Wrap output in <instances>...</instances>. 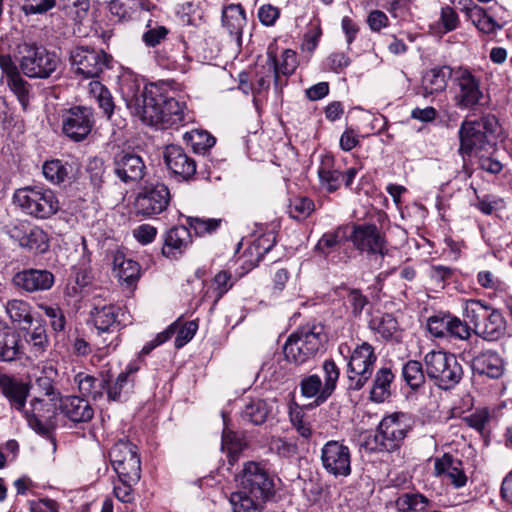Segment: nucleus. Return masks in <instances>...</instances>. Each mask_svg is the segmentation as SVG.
Wrapping results in <instances>:
<instances>
[{
	"label": "nucleus",
	"instance_id": "nucleus-1",
	"mask_svg": "<svg viewBox=\"0 0 512 512\" xmlns=\"http://www.w3.org/2000/svg\"><path fill=\"white\" fill-rule=\"evenodd\" d=\"M120 92L131 114L146 125L167 129L185 121L184 103L165 93L158 85H145L128 75L120 81Z\"/></svg>",
	"mask_w": 512,
	"mask_h": 512
},
{
	"label": "nucleus",
	"instance_id": "nucleus-2",
	"mask_svg": "<svg viewBox=\"0 0 512 512\" xmlns=\"http://www.w3.org/2000/svg\"><path fill=\"white\" fill-rule=\"evenodd\" d=\"M109 458L117 475L112 481L114 497L121 503L133 504L142 472L137 447L129 441L120 440L111 448Z\"/></svg>",
	"mask_w": 512,
	"mask_h": 512
},
{
	"label": "nucleus",
	"instance_id": "nucleus-3",
	"mask_svg": "<svg viewBox=\"0 0 512 512\" xmlns=\"http://www.w3.org/2000/svg\"><path fill=\"white\" fill-rule=\"evenodd\" d=\"M17 67L23 75L30 79H48L59 68L60 57L36 43H21L17 46Z\"/></svg>",
	"mask_w": 512,
	"mask_h": 512
},
{
	"label": "nucleus",
	"instance_id": "nucleus-4",
	"mask_svg": "<svg viewBox=\"0 0 512 512\" xmlns=\"http://www.w3.org/2000/svg\"><path fill=\"white\" fill-rule=\"evenodd\" d=\"M326 340L322 326L302 327L286 340L283 347L284 356L287 361L301 365L314 358Z\"/></svg>",
	"mask_w": 512,
	"mask_h": 512
},
{
	"label": "nucleus",
	"instance_id": "nucleus-5",
	"mask_svg": "<svg viewBox=\"0 0 512 512\" xmlns=\"http://www.w3.org/2000/svg\"><path fill=\"white\" fill-rule=\"evenodd\" d=\"M13 202L24 214L37 219H48L59 210V201L54 191L41 186L17 189Z\"/></svg>",
	"mask_w": 512,
	"mask_h": 512
},
{
	"label": "nucleus",
	"instance_id": "nucleus-6",
	"mask_svg": "<svg viewBox=\"0 0 512 512\" xmlns=\"http://www.w3.org/2000/svg\"><path fill=\"white\" fill-rule=\"evenodd\" d=\"M427 377L442 390L454 388L463 377L462 365L452 353L432 350L425 354Z\"/></svg>",
	"mask_w": 512,
	"mask_h": 512
},
{
	"label": "nucleus",
	"instance_id": "nucleus-7",
	"mask_svg": "<svg viewBox=\"0 0 512 512\" xmlns=\"http://www.w3.org/2000/svg\"><path fill=\"white\" fill-rule=\"evenodd\" d=\"M496 124V119L490 116L474 121L465 120L461 123L458 131L460 142L458 153L463 159L487 150V146H490L489 135L494 132Z\"/></svg>",
	"mask_w": 512,
	"mask_h": 512
},
{
	"label": "nucleus",
	"instance_id": "nucleus-8",
	"mask_svg": "<svg viewBox=\"0 0 512 512\" xmlns=\"http://www.w3.org/2000/svg\"><path fill=\"white\" fill-rule=\"evenodd\" d=\"M240 490L257 500L268 502L275 496L274 477L264 464L248 461L240 474Z\"/></svg>",
	"mask_w": 512,
	"mask_h": 512
},
{
	"label": "nucleus",
	"instance_id": "nucleus-9",
	"mask_svg": "<svg viewBox=\"0 0 512 512\" xmlns=\"http://www.w3.org/2000/svg\"><path fill=\"white\" fill-rule=\"evenodd\" d=\"M377 355L368 342L357 345L349 356L347 363L348 390L359 391L370 380Z\"/></svg>",
	"mask_w": 512,
	"mask_h": 512
},
{
	"label": "nucleus",
	"instance_id": "nucleus-10",
	"mask_svg": "<svg viewBox=\"0 0 512 512\" xmlns=\"http://www.w3.org/2000/svg\"><path fill=\"white\" fill-rule=\"evenodd\" d=\"M409 430L406 414L394 413L381 420L374 440L381 451L392 452L400 448Z\"/></svg>",
	"mask_w": 512,
	"mask_h": 512
},
{
	"label": "nucleus",
	"instance_id": "nucleus-11",
	"mask_svg": "<svg viewBox=\"0 0 512 512\" xmlns=\"http://www.w3.org/2000/svg\"><path fill=\"white\" fill-rule=\"evenodd\" d=\"M62 132L74 142L85 140L95 125L94 112L90 107L74 106L63 112Z\"/></svg>",
	"mask_w": 512,
	"mask_h": 512
},
{
	"label": "nucleus",
	"instance_id": "nucleus-12",
	"mask_svg": "<svg viewBox=\"0 0 512 512\" xmlns=\"http://www.w3.org/2000/svg\"><path fill=\"white\" fill-rule=\"evenodd\" d=\"M70 58L75 73L84 78L98 77L109 63V56L103 50H96L88 46L74 48Z\"/></svg>",
	"mask_w": 512,
	"mask_h": 512
},
{
	"label": "nucleus",
	"instance_id": "nucleus-13",
	"mask_svg": "<svg viewBox=\"0 0 512 512\" xmlns=\"http://www.w3.org/2000/svg\"><path fill=\"white\" fill-rule=\"evenodd\" d=\"M170 198V191L164 183L145 186L136 197V212L145 217L158 215L167 209Z\"/></svg>",
	"mask_w": 512,
	"mask_h": 512
},
{
	"label": "nucleus",
	"instance_id": "nucleus-14",
	"mask_svg": "<svg viewBox=\"0 0 512 512\" xmlns=\"http://www.w3.org/2000/svg\"><path fill=\"white\" fill-rule=\"evenodd\" d=\"M321 462L326 472L335 477H347L351 473L350 449L339 441H328L322 447Z\"/></svg>",
	"mask_w": 512,
	"mask_h": 512
},
{
	"label": "nucleus",
	"instance_id": "nucleus-15",
	"mask_svg": "<svg viewBox=\"0 0 512 512\" xmlns=\"http://www.w3.org/2000/svg\"><path fill=\"white\" fill-rule=\"evenodd\" d=\"M350 240L354 247L362 253L381 255L382 257L385 254L386 241L375 224L354 225Z\"/></svg>",
	"mask_w": 512,
	"mask_h": 512
},
{
	"label": "nucleus",
	"instance_id": "nucleus-16",
	"mask_svg": "<svg viewBox=\"0 0 512 512\" xmlns=\"http://www.w3.org/2000/svg\"><path fill=\"white\" fill-rule=\"evenodd\" d=\"M113 172L125 184H134L141 181L146 174V165L143 158L128 151H120L113 157Z\"/></svg>",
	"mask_w": 512,
	"mask_h": 512
},
{
	"label": "nucleus",
	"instance_id": "nucleus-17",
	"mask_svg": "<svg viewBox=\"0 0 512 512\" xmlns=\"http://www.w3.org/2000/svg\"><path fill=\"white\" fill-rule=\"evenodd\" d=\"M164 162L171 174L182 181H190L196 174V162L179 145H167L164 150Z\"/></svg>",
	"mask_w": 512,
	"mask_h": 512
},
{
	"label": "nucleus",
	"instance_id": "nucleus-18",
	"mask_svg": "<svg viewBox=\"0 0 512 512\" xmlns=\"http://www.w3.org/2000/svg\"><path fill=\"white\" fill-rule=\"evenodd\" d=\"M459 92L455 97V104L460 109H473L480 104L483 93L480 80L468 69H459L456 76Z\"/></svg>",
	"mask_w": 512,
	"mask_h": 512
},
{
	"label": "nucleus",
	"instance_id": "nucleus-19",
	"mask_svg": "<svg viewBox=\"0 0 512 512\" xmlns=\"http://www.w3.org/2000/svg\"><path fill=\"white\" fill-rule=\"evenodd\" d=\"M0 68L10 91L16 96L22 108L26 110L30 101L31 85L23 78L22 72L10 56L0 55Z\"/></svg>",
	"mask_w": 512,
	"mask_h": 512
},
{
	"label": "nucleus",
	"instance_id": "nucleus-20",
	"mask_svg": "<svg viewBox=\"0 0 512 512\" xmlns=\"http://www.w3.org/2000/svg\"><path fill=\"white\" fill-rule=\"evenodd\" d=\"M434 475L442 482L453 485L459 489L466 485L467 476L463 468V462L450 453H444L433 460Z\"/></svg>",
	"mask_w": 512,
	"mask_h": 512
},
{
	"label": "nucleus",
	"instance_id": "nucleus-21",
	"mask_svg": "<svg viewBox=\"0 0 512 512\" xmlns=\"http://www.w3.org/2000/svg\"><path fill=\"white\" fill-rule=\"evenodd\" d=\"M13 285L28 293L49 290L54 284V275L48 270L25 269L12 278Z\"/></svg>",
	"mask_w": 512,
	"mask_h": 512
},
{
	"label": "nucleus",
	"instance_id": "nucleus-22",
	"mask_svg": "<svg viewBox=\"0 0 512 512\" xmlns=\"http://www.w3.org/2000/svg\"><path fill=\"white\" fill-rule=\"evenodd\" d=\"M31 410L23 411L29 426L38 433L47 432L44 420L51 419L59 409V401H50L49 398L35 397L30 402Z\"/></svg>",
	"mask_w": 512,
	"mask_h": 512
},
{
	"label": "nucleus",
	"instance_id": "nucleus-23",
	"mask_svg": "<svg viewBox=\"0 0 512 512\" xmlns=\"http://www.w3.org/2000/svg\"><path fill=\"white\" fill-rule=\"evenodd\" d=\"M60 412L71 422L86 423L94 416V409L87 399L80 396H66L59 399Z\"/></svg>",
	"mask_w": 512,
	"mask_h": 512
},
{
	"label": "nucleus",
	"instance_id": "nucleus-24",
	"mask_svg": "<svg viewBox=\"0 0 512 512\" xmlns=\"http://www.w3.org/2000/svg\"><path fill=\"white\" fill-rule=\"evenodd\" d=\"M190 229L185 225L174 226L165 234L162 254L171 259H177L191 245Z\"/></svg>",
	"mask_w": 512,
	"mask_h": 512
},
{
	"label": "nucleus",
	"instance_id": "nucleus-25",
	"mask_svg": "<svg viewBox=\"0 0 512 512\" xmlns=\"http://www.w3.org/2000/svg\"><path fill=\"white\" fill-rule=\"evenodd\" d=\"M472 369L480 375L491 379H499L505 371V363L500 354L488 349L480 352L472 359Z\"/></svg>",
	"mask_w": 512,
	"mask_h": 512
},
{
	"label": "nucleus",
	"instance_id": "nucleus-26",
	"mask_svg": "<svg viewBox=\"0 0 512 512\" xmlns=\"http://www.w3.org/2000/svg\"><path fill=\"white\" fill-rule=\"evenodd\" d=\"M24 355V344L20 334L0 321V360L15 361Z\"/></svg>",
	"mask_w": 512,
	"mask_h": 512
},
{
	"label": "nucleus",
	"instance_id": "nucleus-27",
	"mask_svg": "<svg viewBox=\"0 0 512 512\" xmlns=\"http://www.w3.org/2000/svg\"><path fill=\"white\" fill-rule=\"evenodd\" d=\"M12 235L19 238L21 246L36 253H44L49 248L48 235L40 227L21 223L19 227L14 228Z\"/></svg>",
	"mask_w": 512,
	"mask_h": 512
},
{
	"label": "nucleus",
	"instance_id": "nucleus-28",
	"mask_svg": "<svg viewBox=\"0 0 512 512\" xmlns=\"http://www.w3.org/2000/svg\"><path fill=\"white\" fill-rule=\"evenodd\" d=\"M120 312V307L113 304L102 306L95 304L91 310V317L98 333H114L117 331L120 325L118 319Z\"/></svg>",
	"mask_w": 512,
	"mask_h": 512
},
{
	"label": "nucleus",
	"instance_id": "nucleus-29",
	"mask_svg": "<svg viewBox=\"0 0 512 512\" xmlns=\"http://www.w3.org/2000/svg\"><path fill=\"white\" fill-rule=\"evenodd\" d=\"M113 272L122 286L133 288L140 278L141 267L136 261L118 252L113 258Z\"/></svg>",
	"mask_w": 512,
	"mask_h": 512
},
{
	"label": "nucleus",
	"instance_id": "nucleus-30",
	"mask_svg": "<svg viewBox=\"0 0 512 512\" xmlns=\"http://www.w3.org/2000/svg\"><path fill=\"white\" fill-rule=\"evenodd\" d=\"M452 68L439 66L428 70L422 77L421 94L424 97L443 92L452 76Z\"/></svg>",
	"mask_w": 512,
	"mask_h": 512
},
{
	"label": "nucleus",
	"instance_id": "nucleus-31",
	"mask_svg": "<svg viewBox=\"0 0 512 512\" xmlns=\"http://www.w3.org/2000/svg\"><path fill=\"white\" fill-rule=\"evenodd\" d=\"M74 382L82 397H90L94 401L100 400L105 394L107 386V374L94 376L85 372H79L74 377Z\"/></svg>",
	"mask_w": 512,
	"mask_h": 512
},
{
	"label": "nucleus",
	"instance_id": "nucleus-32",
	"mask_svg": "<svg viewBox=\"0 0 512 512\" xmlns=\"http://www.w3.org/2000/svg\"><path fill=\"white\" fill-rule=\"evenodd\" d=\"M138 371L135 365H129L125 371L121 372L117 378L112 381L107 374V386L105 393L108 401L119 402L123 399V394L128 393L133 387L134 374Z\"/></svg>",
	"mask_w": 512,
	"mask_h": 512
},
{
	"label": "nucleus",
	"instance_id": "nucleus-33",
	"mask_svg": "<svg viewBox=\"0 0 512 512\" xmlns=\"http://www.w3.org/2000/svg\"><path fill=\"white\" fill-rule=\"evenodd\" d=\"M506 333V320L502 313L491 308L476 335L487 341H496Z\"/></svg>",
	"mask_w": 512,
	"mask_h": 512
},
{
	"label": "nucleus",
	"instance_id": "nucleus-34",
	"mask_svg": "<svg viewBox=\"0 0 512 512\" xmlns=\"http://www.w3.org/2000/svg\"><path fill=\"white\" fill-rule=\"evenodd\" d=\"M267 64L269 71L273 73L275 85L278 86L280 74L289 76L293 74L297 68L296 53L291 49L284 50L281 56V63L279 64L276 53L271 48H268Z\"/></svg>",
	"mask_w": 512,
	"mask_h": 512
},
{
	"label": "nucleus",
	"instance_id": "nucleus-35",
	"mask_svg": "<svg viewBox=\"0 0 512 512\" xmlns=\"http://www.w3.org/2000/svg\"><path fill=\"white\" fill-rule=\"evenodd\" d=\"M0 390L8 399L12 408L21 412L24 411L26 400L29 395V387L27 384L8 376L6 380L2 382Z\"/></svg>",
	"mask_w": 512,
	"mask_h": 512
},
{
	"label": "nucleus",
	"instance_id": "nucleus-36",
	"mask_svg": "<svg viewBox=\"0 0 512 512\" xmlns=\"http://www.w3.org/2000/svg\"><path fill=\"white\" fill-rule=\"evenodd\" d=\"M222 25L227 29L230 35L240 39L243 28L247 24L246 13L241 4H229L223 7Z\"/></svg>",
	"mask_w": 512,
	"mask_h": 512
},
{
	"label": "nucleus",
	"instance_id": "nucleus-37",
	"mask_svg": "<svg viewBox=\"0 0 512 512\" xmlns=\"http://www.w3.org/2000/svg\"><path fill=\"white\" fill-rule=\"evenodd\" d=\"M394 381V374L388 367L380 368L374 377L370 390V399L376 403H382L391 395V385Z\"/></svg>",
	"mask_w": 512,
	"mask_h": 512
},
{
	"label": "nucleus",
	"instance_id": "nucleus-38",
	"mask_svg": "<svg viewBox=\"0 0 512 512\" xmlns=\"http://www.w3.org/2000/svg\"><path fill=\"white\" fill-rule=\"evenodd\" d=\"M369 328L385 341L398 340L399 324L397 319L389 313L374 316L369 322Z\"/></svg>",
	"mask_w": 512,
	"mask_h": 512
},
{
	"label": "nucleus",
	"instance_id": "nucleus-39",
	"mask_svg": "<svg viewBox=\"0 0 512 512\" xmlns=\"http://www.w3.org/2000/svg\"><path fill=\"white\" fill-rule=\"evenodd\" d=\"M233 285L232 274L225 270L219 271L210 281L203 298L206 300L211 299L213 306H215Z\"/></svg>",
	"mask_w": 512,
	"mask_h": 512
},
{
	"label": "nucleus",
	"instance_id": "nucleus-40",
	"mask_svg": "<svg viewBox=\"0 0 512 512\" xmlns=\"http://www.w3.org/2000/svg\"><path fill=\"white\" fill-rule=\"evenodd\" d=\"M431 500L419 492H407L399 495L395 506L399 512H425Z\"/></svg>",
	"mask_w": 512,
	"mask_h": 512
},
{
	"label": "nucleus",
	"instance_id": "nucleus-41",
	"mask_svg": "<svg viewBox=\"0 0 512 512\" xmlns=\"http://www.w3.org/2000/svg\"><path fill=\"white\" fill-rule=\"evenodd\" d=\"M42 171L46 180L60 185L70 180L72 165L59 159H53L43 164Z\"/></svg>",
	"mask_w": 512,
	"mask_h": 512
},
{
	"label": "nucleus",
	"instance_id": "nucleus-42",
	"mask_svg": "<svg viewBox=\"0 0 512 512\" xmlns=\"http://www.w3.org/2000/svg\"><path fill=\"white\" fill-rule=\"evenodd\" d=\"M24 340L29 348V352L34 357L42 356L49 346V338L45 325L39 324L33 329L26 331Z\"/></svg>",
	"mask_w": 512,
	"mask_h": 512
},
{
	"label": "nucleus",
	"instance_id": "nucleus-43",
	"mask_svg": "<svg viewBox=\"0 0 512 512\" xmlns=\"http://www.w3.org/2000/svg\"><path fill=\"white\" fill-rule=\"evenodd\" d=\"M318 176L320 184L328 192H334L341 186L342 172L333 168V160L331 157H326L322 160L318 169Z\"/></svg>",
	"mask_w": 512,
	"mask_h": 512
},
{
	"label": "nucleus",
	"instance_id": "nucleus-44",
	"mask_svg": "<svg viewBox=\"0 0 512 512\" xmlns=\"http://www.w3.org/2000/svg\"><path fill=\"white\" fill-rule=\"evenodd\" d=\"M490 309L491 307L483 303L481 300L470 299L465 302L463 317L466 322L473 326L471 330L474 334H476L480 325L484 322V319Z\"/></svg>",
	"mask_w": 512,
	"mask_h": 512
},
{
	"label": "nucleus",
	"instance_id": "nucleus-45",
	"mask_svg": "<svg viewBox=\"0 0 512 512\" xmlns=\"http://www.w3.org/2000/svg\"><path fill=\"white\" fill-rule=\"evenodd\" d=\"M468 20L482 33L492 34L497 30L502 29V25L499 24L493 17L487 14V11L477 5L473 6L472 10L466 16Z\"/></svg>",
	"mask_w": 512,
	"mask_h": 512
},
{
	"label": "nucleus",
	"instance_id": "nucleus-46",
	"mask_svg": "<svg viewBox=\"0 0 512 512\" xmlns=\"http://www.w3.org/2000/svg\"><path fill=\"white\" fill-rule=\"evenodd\" d=\"M89 92L98 104L99 108L103 111L104 115L111 120L115 109V103L111 92L99 81L90 82Z\"/></svg>",
	"mask_w": 512,
	"mask_h": 512
},
{
	"label": "nucleus",
	"instance_id": "nucleus-47",
	"mask_svg": "<svg viewBox=\"0 0 512 512\" xmlns=\"http://www.w3.org/2000/svg\"><path fill=\"white\" fill-rule=\"evenodd\" d=\"M183 140L195 153L199 154H205L216 143L215 137L209 132L198 129L184 133Z\"/></svg>",
	"mask_w": 512,
	"mask_h": 512
},
{
	"label": "nucleus",
	"instance_id": "nucleus-48",
	"mask_svg": "<svg viewBox=\"0 0 512 512\" xmlns=\"http://www.w3.org/2000/svg\"><path fill=\"white\" fill-rule=\"evenodd\" d=\"M270 413V407L262 399L251 400L242 410L241 417L253 425L263 424Z\"/></svg>",
	"mask_w": 512,
	"mask_h": 512
},
{
	"label": "nucleus",
	"instance_id": "nucleus-49",
	"mask_svg": "<svg viewBox=\"0 0 512 512\" xmlns=\"http://www.w3.org/2000/svg\"><path fill=\"white\" fill-rule=\"evenodd\" d=\"M265 503L241 490L230 495L233 512H262Z\"/></svg>",
	"mask_w": 512,
	"mask_h": 512
},
{
	"label": "nucleus",
	"instance_id": "nucleus-50",
	"mask_svg": "<svg viewBox=\"0 0 512 512\" xmlns=\"http://www.w3.org/2000/svg\"><path fill=\"white\" fill-rule=\"evenodd\" d=\"M402 378L405 383L412 389L421 388L426 379V371L424 372L422 363L417 360H409L402 366Z\"/></svg>",
	"mask_w": 512,
	"mask_h": 512
},
{
	"label": "nucleus",
	"instance_id": "nucleus-51",
	"mask_svg": "<svg viewBox=\"0 0 512 512\" xmlns=\"http://www.w3.org/2000/svg\"><path fill=\"white\" fill-rule=\"evenodd\" d=\"M301 395L305 398H315L314 404L319 406L327 401L328 398L321 399L324 389L323 382L317 374L305 376L300 381Z\"/></svg>",
	"mask_w": 512,
	"mask_h": 512
},
{
	"label": "nucleus",
	"instance_id": "nucleus-52",
	"mask_svg": "<svg viewBox=\"0 0 512 512\" xmlns=\"http://www.w3.org/2000/svg\"><path fill=\"white\" fill-rule=\"evenodd\" d=\"M5 311L10 320L14 323L31 324L33 321L31 306L24 300H9L5 305Z\"/></svg>",
	"mask_w": 512,
	"mask_h": 512
},
{
	"label": "nucleus",
	"instance_id": "nucleus-53",
	"mask_svg": "<svg viewBox=\"0 0 512 512\" xmlns=\"http://www.w3.org/2000/svg\"><path fill=\"white\" fill-rule=\"evenodd\" d=\"M343 238L342 228L324 233L314 247L315 253L322 257H328L330 253L340 247Z\"/></svg>",
	"mask_w": 512,
	"mask_h": 512
},
{
	"label": "nucleus",
	"instance_id": "nucleus-54",
	"mask_svg": "<svg viewBox=\"0 0 512 512\" xmlns=\"http://www.w3.org/2000/svg\"><path fill=\"white\" fill-rule=\"evenodd\" d=\"M322 369L324 372V389L321 395V399L329 398L333 394L340 376V370L338 366L331 359L324 361Z\"/></svg>",
	"mask_w": 512,
	"mask_h": 512
},
{
	"label": "nucleus",
	"instance_id": "nucleus-55",
	"mask_svg": "<svg viewBox=\"0 0 512 512\" xmlns=\"http://www.w3.org/2000/svg\"><path fill=\"white\" fill-rule=\"evenodd\" d=\"M38 308L49 318L50 326L56 332L63 331L66 325L64 312L57 305L39 303Z\"/></svg>",
	"mask_w": 512,
	"mask_h": 512
},
{
	"label": "nucleus",
	"instance_id": "nucleus-56",
	"mask_svg": "<svg viewBox=\"0 0 512 512\" xmlns=\"http://www.w3.org/2000/svg\"><path fill=\"white\" fill-rule=\"evenodd\" d=\"M221 219L188 217L187 224L198 236L215 232L221 225Z\"/></svg>",
	"mask_w": 512,
	"mask_h": 512
},
{
	"label": "nucleus",
	"instance_id": "nucleus-57",
	"mask_svg": "<svg viewBox=\"0 0 512 512\" xmlns=\"http://www.w3.org/2000/svg\"><path fill=\"white\" fill-rule=\"evenodd\" d=\"M56 6V0H23L20 6L25 16L42 15Z\"/></svg>",
	"mask_w": 512,
	"mask_h": 512
},
{
	"label": "nucleus",
	"instance_id": "nucleus-58",
	"mask_svg": "<svg viewBox=\"0 0 512 512\" xmlns=\"http://www.w3.org/2000/svg\"><path fill=\"white\" fill-rule=\"evenodd\" d=\"M314 211V203L306 197H297L291 200L289 213L295 219H305Z\"/></svg>",
	"mask_w": 512,
	"mask_h": 512
},
{
	"label": "nucleus",
	"instance_id": "nucleus-59",
	"mask_svg": "<svg viewBox=\"0 0 512 512\" xmlns=\"http://www.w3.org/2000/svg\"><path fill=\"white\" fill-rule=\"evenodd\" d=\"M455 269L445 265H432L429 270V277L437 286L444 288L453 281Z\"/></svg>",
	"mask_w": 512,
	"mask_h": 512
},
{
	"label": "nucleus",
	"instance_id": "nucleus-60",
	"mask_svg": "<svg viewBox=\"0 0 512 512\" xmlns=\"http://www.w3.org/2000/svg\"><path fill=\"white\" fill-rule=\"evenodd\" d=\"M63 10L76 21H81L88 13L90 0H61Z\"/></svg>",
	"mask_w": 512,
	"mask_h": 512
},
{
	"label": "nucleus",
	"instance_id": "nucleus-61",
	"mask_svg": "<svg viewBox=\"0 0 512 512\" xmlns=\"http://www.w3.org/2000/svg\"><path fill=\"white\" fill-rule=\"evenodd\" d=\"M478 284L485 288L494 291H503L507 288L506 283L495 273L484 270L477 274Z\"/></svg>",
	"mask_w": 512,
	"mask_h": 512
},
{
	"label": "nucleus",
	"instance_id": "nucleus-62",
	"mask_svg": "<svg viewBox=\"0 0 512 512\" xmlns=\"http://www.w3.org/2000/svg\"><path fill=\"white\" fill-rule=\"evenodd\" d=\"M198 329V325L194 321L186 322L181 328H178L176 325V329L174 334L176 333L174 345L177 349L182 348L186 345L195 335Z\"/></svg>",
	"mask_w": 512,
	"mask_h": 512
},
{
	"label": "nucleus",
	"instance_id": "nucleus-63",
	"mask_svg": "<svg viewBox=\"0 0 512 512\" xmlns=\"http://www.w3.org/2000/svg\"><path fill=\"white\" fill-rule=\"evenodd\" d=\"M271 450L283 458H292L298 453V446L293 441H288L283 438L274 439L271 442Z\"/></svg>",
	"mask_w": 512,
	"mask_h": 512
},
{
	"label": "nucleus",
	"instance_id": "nucleus-64",
	"mask_svg": "<svg viewBox=\"0 0 512 512\" xmlns=\"http://www.w3.org/2000/svg\"><path fill=\"white\" fill-rule=\"evenodd\" d=\"M346 303L351 310L353 316L358 317L361 315L364 308L368 305L369 301L365 295L359 290H351L347 297Z\"/></svg>",
	"mask_w": 512,
	"mask_h": 512
}]
</instances>
